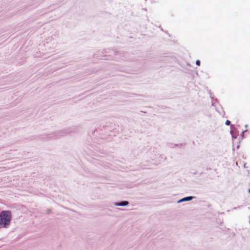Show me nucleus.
<instances>
[{"mask_svg":"<svg viewBox=\"0 0 250 250\" xmlns=\"http://www.w3.org/2000/svg\"><path fill=\"white\" fill-rule=\"evenodd\" d=\"M11 219V213L9 211H2L0 214V228H5Z\"/></svg>","mask_w":250,"mask_h":250,"instance_id":"nucleus-1","label":"nucleus"},{"mask_svg":"<svg viewBox=\"0 0 250 250\" xmlns=\"http://www.w3.org/2000/svg\"><path fill=\"white\" fill-rule=\"evenodd\" d=\"M192 196H188L187 197H185L181 199L179 202H182V201H190L192 200Z\"/></svg>","mask_w":250,"mask_h":250,"instance_id":"nucleus-2","label":"nucleus"},{"mask_svg":"<svg viewBox=\"0 0 250 250\" xmlns=\"http://www.w3.org/2000/svg\"><path fill=\"white\" fill-rule=\"evenodd\" d=\"M128 204V202L127 201H123L118 204L120 206H125Z\"/></svg>","mask_w":250,"mask_h":250,"instance_id":"nucleus-3","label":"nucleus"},{"mask_svg":"<svg viewBox=\"0 0 250 250\" xmlns=\"http://www.w3.org/2000/svg\"><path fill=\"white\" fill-rule=\"evenodd\" d=\"M226 125H229L230 124V122L229 120H227L225 123Z\"/></svg>","mask_w":250,"mask_h":250,"instance_id":"nucleus-4","label":"nucleus"},{"mask_svg":"<svg viewBox=\"0 0 250 250\" xmlns=\"http://www.w3.org/2000/svg\"><path fill=\"white\" fill-rule=\"evenodd\" d=\"M196 64L197 65L199 66V65H200V61H199V60H197V61H196Z\"/></svg>","mask_w":250,"mask_h":250,"instance_id":"nucleus-5","label":"nucleus"},{"mask_svg":"<svg viewBox=\"0 0 250 250\" xmlns=\"http://www.w3.org/2000/svg\"><path fill=\"white\" fill-rule=\"evenodd\" d=\"M249 192L250 193V188L249 189Z\"/></svg>","mask_w":250,"mask_h":250,"instance_id":"nucleus-6","label":"nucleus"}]
</instances>
